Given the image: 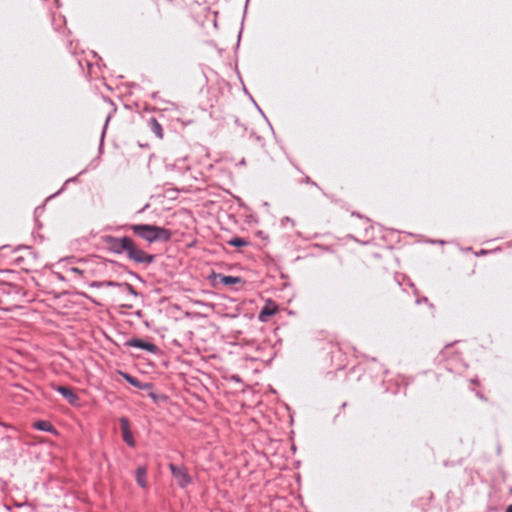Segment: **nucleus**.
Here are the masks:
<instances>
[{"instance_id":"nucleus-1","label":"nucleus","mask_w":512,"mask_h":512,"mask_svg":"<svg viewBox=\"0 0 512 512\" xmlns=\"http://www.w3.org/2000/svg\"><path fill=\"white\" fill-rule=\"evenodd\" d=\"M104 243L112 252L126 253L127 257L136 263L151 264L154 261V256L142 250L130 237L105 236Z\"/></svg>"},{"instance_id":"nucleus-2","label":"nucleus","mask_w":512,"mask_h":512,"mask_svg":"<svg viewBox=\"0 0 512 512\" xmlns=\"http://www.w3.org/2000/svg\"><path fill=\"white\" fill-rule=\"evenodd\" d=\"M133 233L143 240L154 242H167L171 238V232L163 227L149 224H134L130 226Z\"/></svg>"},{"instance_id":"nucleus-3","label":"nucleus","mask_w":512,"mask_h":512,"mask_svg":"<svg viewBox=\"0 0 512 512\" xmlns=\"http://www.w3.org/2000/svg\"><path fill=\"white\" fill-rule=\"evenodd\" d=\"M169 469L176 480L178 486L181 488L187 487L192 483V478L189 475L187 468L184 466H178L173 463L169 464Z\"/></svg>"},{"instance_id":"nucleus-4","label":"nucleus","mask_w":512,"mask_h":512,"mask_svg":"<svg viewBox=\"0 0 512 512\" xmlns=\"http://www.w3.org/2000/svg\"><path fill=\"white\" fill-rule=\"evenodd\" d=\"M279 311V306L272 300H268L259 313L258 319L267 322L269 318Z\"/></svg>"},{"instance_id":"nucleus-5","label":"nucleus","mask_w":512,"mask_h":512,"mask_svg":"<svg viewBox=\"0 0 512 512\" xmlns=\"http://www.w3.org/2000/svg\"><path fill=\"white\" fill-rule=\"evenodd\" d=\"M120 425H121L123 440L129 446L133 447L135 445V441L133 439L132 433H131L130 428H129V421H128V419L121 418L120 419Z\"/></svg>"},{"instance_id":"nucleus-6","label":"nucleus","mask_w":512,"mask_h":512,"mask_svg":"<svg viewBox=\"0 0 512 512\" xmlns=\"http://www.w3.org/2000/svg\"><path fill=\"white\" fill-rule=\"evenodd\" d=\"M126 345L130 346V347H136V348L144 349V350H147L149 352H155V350H156V346L153 343L145 342V341H143L141 339H137V338H133V339L128 340L126 342Z\"/></svg>"},{"instance_id":"nucleus-7","label":"nucleus","mask_w":512,"mask_h":512,"mask_svg":"<svg viewBox=\"0 0 512 512\" xmlns=\"http://www.w3.org/2000/svg\"><path fill=\"white\" fill-rule=\"evenodd\" d=\"M56 390L66 398L70 404H75L78 400L77 395L68 387L58 386Z\"/></svg>"},{"instance_id":"nucleus-8","label":"nucleus","mask_w":512,"mask_h":512,"mask_svg":"<svg viewBox=\"0 0 512 512\" xmlns=\"http://www.w3.org/2000/svg\"><path fill=\"white\" fill-rule=\"evenodd\" d=\"M136 481L142 488L147 487V468L145 466H140L137 468Z\"/></svg>"},{"instance_id":"nucleus-9","label":"nucleus","mask_w":512,"mask_h":512,"mask_svg":"<svg viewBox=\"0 0 512 512\" xmlns=\"http://www.w3.org/2000/svg\"><path fill=\"white\" fill-rule=\"evenodd\" d=\"M149 124H150V128H151L152 132L159 139H162L163 138V129H162L161 124L155 118H151Z\"/></svg>"},{"instance_id":"nucleus-10","label":"nucleus","mask_w":512,"mask_h":512,"mask_svg":"<svg viewBox=\"0 0 512 512\" xmlns=\"http://www.w3.org/2000/svg\"><path fill=\"white\" fill-rule=\"evenodd\" d=\"M219 278H220L221 282L225 285H234V284H238L242 281L240 277L227 276V275H222V274H219Z\"/></svg>"},{"instance_id":"nucleus-11","label":"nucleus","mask_w":512,"mask_h":512,"mask_svg":"<svg viewBox=\"0 0 512 512\" xmlns=\"http://www.w3.org/2000/svg\"><path fill=\"white\" fill-rule=\"evenodd\" d=\"M33 426L38 429V430H41V431H53V426L52 424L49 422V421H45V420H40V421H37L33 424Z\"/></svg>"},{"instance_id":"nucleus-12","label":"nucleus","mask_w":512,"mask_h":512,"mask_svg":"<svg viewBox=\"0 0 512 512\" xmlns=\"http://www.w3.org/2000/svg\"><path fill=\"white\" fill-rule=\"evenodd\" d=\"M122 376L128 383H130L131 385H133L135 387L143 389L147 386V385L142 384L138 379H136L135 377H133L127 373H122Z\"/></svg>"},{"instance_id":"nucleus-13","label":"nucleus","mask_w":512,"mask_h":512,"mask_svg":"<svg viewBox=\"0 0 512 512\" xmlns=\"http://www.w3.org/2000/svg\"><path fill=\"white\" fill-rule=\"evenodd\" d=\"M228 244L234 247H245L249 242L240 237H233L228 241Z\"/></svg>"},{"instance_id":"nucleus-14","label":"nucleus","mask_w":512,"mask_h":512,"mask_svg":"<svg viewBox=\"0 0 512 512\" xmlns=\"http://www.w3.org/2000/svg\"><path fill=\"white\" fill-rule=\"evenodd\" d=\"M94 286H96V284L94 283L93 284ZM101 285H106V286H110V287H115V286H120L121 284L117 283V282H113V281H106V282H103L101 284H97V286H101Z\"/></svg>"},{"instance_id":"nucleus-15","label":"nucleus","mask_w":512,"mask_h":512,"mask_svg":"<svg viewBox=\"0 0 512 512\" xmlns=\"http://www.w3.org/2000/svg\"><path fill=\"white\" fill-rule=\"evenodd\" d=\"M123 286L126 288V290L131 293V294H134L136 295V291L135 289L133 288V286L129 283H124Z\"/></svg>"},{"instance_id":"nucleus-16","label":"nucleus","mask_w":512,"mask_h":512,"mask_svg":"<svg viewBox=\"0 0 512 512\" xmlns=\"http://www.w3.org/2000/svg\"><path fill=\"white\" fill-rule=\"evenodd\" d=\"M346 366V363L344 361L337 364L336 368L338 370L343 369Z\"/></svg>"},{"instance_id":"nucleus-17","label":"nucleus","mask_w":512,"mask_h":512,"mask_svg":"<svg viewBox=\"0 0 512 512\" xmlns=\"http://www.w3.org/2000/svg\"><path fill=\"white\" fill-rule=\"evenodd\" d=\"M506 512H512V505H509L506 509Z\"/></svg>"}]
</instances>
